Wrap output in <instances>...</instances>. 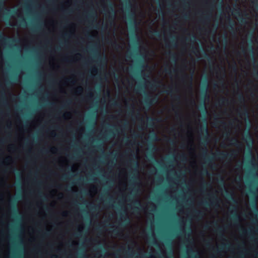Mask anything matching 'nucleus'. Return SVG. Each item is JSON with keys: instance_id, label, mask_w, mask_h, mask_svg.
<instances>
[{"instance_id": "f257e3e1", "label": "nucleus", "mask_w": 258, "mask_h": 258, "mask_svg": "<svg viewBox=\"0 0 258 258\" xmlns=\"http://www.w3.org/2000/svg\"><path fill=\"white\" fill-rule=\"evenodd\" d=\"M125 9L127 11V19L130 23L131 28L133 30L136 31L137 28V22L135 19L134 13H131L130 11L132 9V5L130 0H125Z\"/></svg>"}, {"instance_id": "f03ea898", "label": "nucleus", "mask_w": 258, "mask_h": 258, "mask_svg": "<svg viewBox=\"0 0 258 258\" xmlns=\"http://www.w3.org/2000/svg\"><path fill=\"white\" fill-rule=\"evenodd\" d=\"M203 89L202 90V94L203 96V98L204 100L202 103H201L199 106V109L200 110L203 111L204 113L207 112L206 107L205 106V100L206 97H209L208 95V83L207 77L205 78V80L203 84Z\"/></svg>"}, {"instance_id": "7ed1b4c3", "label": "nucleus", "mask_w": 258, "mask_h": 258, "mask_svg": "<svg viewBox=\"0 0 258 258\" xmlns=\"http://www.w3.org/2000/svg\"><path fill=\"white\" fill-rule=\"evenodd\" d=\"M203 122L204 123V124L200 127L199 131L203 135V137L202 138V143L204 145H206L208 142V138L209 134L208 128L207 126V122L205 115L204 116L203 118Z\"/></svg>"}, {"instance_id": "20e7f679", "label": "nucleus", "mask_w": 258, "mask_h": 258, "mask_svg": "<svg viewBox=\"0 0 258 258\" xmlns=\"http://www.w3.org/2000/svg\"><path fill=\"white\" fill-rule=\"evenodd\" d=\"M158 98L157 96L151 97L149 96H145L144 99V103L145 106L149 109L153 105L157 103Z\"/></svg>"}, {"instance_id": "39448f33", "label": "nucleus", "mask_w": 258, "mask_h": 258, "mask_svg": "<svg viewBox=\"0 0 258 258\" xmlns=\"http://www.w3.org/2000/svg\"><path fill=\"white\" fill-rule=\"evenodd\" d=\"M236 155L235 151H232L230 153H225L223 152H219L216 154L217 157L221 159H231Z\"/></svg>"}, {"instance_id": "423d86ee", "label": "nucleus", "mask_w": 258, "mask_h": 258, "mask_svg": "<svg viewBox=\"0 0 258 258\" xmlns=\"http://www.w3.org/2000/svg\"><path fill=\"white\" fill-rule=\"evenodd\" d=\"M107 3L109 13L108 19L109 20H110L112 22L114 19L115 11L114 9L113 5L110 1H107Z\"/></svg>"}, {"instance_id": "0eeeda50", "label": "nucleus", "mask_w": 258, "mask_h": 258, "mask_svg": "<svg viewBox=\"0 0 258 258\" xmlns=\"http://www.w3.org/2000/svg\"><path fill=\"white\" fill-rule=\"evenodd\" d=\"M17 201L16 198H13L10 201L11 211L13 213V215L15 217L17 216V213L18 212V209L16 205Z\"/></svg>"}, {"instance_id": "6e6552de", "label": "nucleus", "mask_w": 258, "mask_h": 258, "mask_svg": "<svg viewBox=\"0 0 258 258\" xmlns=\"http://www.w3.org/2000/svg\"><path fill=\"white\" fill-rule=\"evenodd\" d=\"M233 15L238 17L239 20L242 23H245L246 21L242 17V15L240 12V9L239 8L233 9Z\"/></svg>"}, {"instance_id": "1a4fd4ad", "label": "nucleus", "mask_w": 258, "mask_h": 258, "mask_svg": "<svg viewBox=\"0 0 258 258\" xmlns=\"http://www.w3.org/2000/svg\"><path fill=\"white\" fill-rule=\"evenodd\" d=\"M86 18L90 22L91 21H95L97 19V15L95 12L93 11H90L88 12L86 15Z\"/></svg>"}, {"instance_id": "9d476101", "label": "nucleus", "mask_w": 258, "mask_h": 258, "mask_svg": "<svg viewBox=\"0 0 258 258\" xmlns=\"http://www.w3.org/2000/svg\"><path fill=\"white\" fill-rule=\"evenodd\" d=\"M0 41L4 42V43H13L15 42H18V40L16 39H11L9 38H7L4 36L1 32H0Z\"/></svg>"}, {"instance_id": "9b49d317", "label": "nucleus", "mask_w": 258, "mask_h": 258, "mask_svg": "<svg viewBox=\"0 0 258 258\" xmlns=\"http://www.w3.org/2000/svg\"><path fill=\"white\" fill-rule=\"evenodd\" d=\"M243 139L247 142L250 145L253 144V139L249 131H248L246 134L245 135Z\"/></svg>"}, {"instance_id": "f8f14e48", "label": "nucleus", "mask_w": 258, "mask_h": 258, "mask_svg": "<svg viewBox=\"0 0 258 258\" xmlns=\"http://www.w3.org/2000/svg\"><path fill=\"white\" fill-rule=\"evenodd\" d=\"M135 206L133 207V209L135 212H138L143 208V206L139 200H136L133 202Z\"/></svg>"}, {"instance_id": "ddd939ff", "label": "nucleus", "mask_w": 258, "mask_h": 258, "mask_svg": "<svg viewBox=\"0 0 258 258\" xmlns=\"http://www.w3.org/2000/svg\"><path fill=\"white\" fill-rule=\"evenodd\" d=\"M237 112L239 115L240 116L243 115L248 118L249 117L248 112L247 110L246 107L245 106H244L243 110L242 111L241 110V109H239L237 110Z\"/></svg>"}, {"instance_id": "4468645a", "label": "nucleus", "mask_w": 258, "mask_h": 258, "mask_svg": "<svg viewBox=\"0 0 258 258\" xmlns=\"http://www.w3.org/2000/svg\"><path fill=\"white\" fill-rule=\"evenodd\" d=\"M203 155L205 157L206 161L208 163H210L213 160V158L212 157L207 156V149L206 147L204 149H203Z\"/></svg>"}, {"instance_id": "2eb2a0df", "label": "nucleus", "mask_w": 258, "mask_h": 258, "mask_svg": "<svg viewBox=\"0 0 258 258\" xmlns=\"http://www.w3.org/2000/svg\"><path fill=\"white\" fill-rule=\"evenodd\" d=\"M95 45H93L92 47H90L89 48V49L91 51L94 52V57L95 58H97L98 59H101L100 54L99 53L98 51H96V50L95 49Z\"/></svg>"}, {"instance_id": "dca6fc26", "label": "nucleus", "mask_w": 258, "mask_h": 258, "mask_svg": "<svg viewBox=\"0 0 258 258\" xmlns=\"http://www.w3.org/2000/svg\"><path fill=\"white\" fill-rule=\"evenodd\" d=\"M229 247H230L229 244H223L220 247H219V248H217L216 249H214V251L215 253L218 254V253H219L220 252L222 249H223L224 248L228 249L229 248Z\"/></svg>"}, {"instance_id": "f3484780", "label": "nucleus", "mask_w": 258, "mask_h": 258, "mask_svg": "<svg viewBox=\"0 0 258 258\" xmlns=\"http://www.w3.org/2000/svg\"><path fill=\"white\" fill-rule=\"evenodd\" d=\"M227 197L234 204L237 205L238 202L237 200L234 198L233 194L232 193L227 194Z\"/></svg>"}, {"instance_id": "a211bd4d", "label": "nucleus", "mask_w": 258, "mask_h": 258, "mask_svg": "<svg viewBox=\"0 0 258 258\" xmlns=\"http://www.w3.org/2000/svg\"><path fill=\"white\" fill-rule=\"evenodd\" d=\"M230 144L232 146H238L240 145V143L237 138H233L229 140Z\"/></svg>"}, {"instance_id": "6ab92c4d", "label": "nucleus", "mask_w": 258, "mask_h": 258, "mask_svg": "<svg viewBox=\"0 0 258 258\" xmlns=\"http://www.w3.org/2000/svg\"><path fill=\"white\" fill-rule=\"evenodd\" d=\"M216 232L219 237L223 238L224 236L223 234V229L222 227L217 226Z\"/></svg>"}, {"instance_id": "aec40b11", "label": "nucleus", "mask_w": 258, "mask_h": 258, "mask_svg": "<svg viewBox=\"0 0 258 258\" xmlns=\"http://www.w3.org/2000/svg\"><path fill=\"white\" fill-rule=\"evenodd\" d=\"M5 9L6 10L7 12H5V15L7 17H9L11 16L12 15L17 14V12L15 10H13V11H11L8 10V9Z\"/></svg>"}, {"instance_id": "412c9836", "label": "nucleus", "mask_w": 258, "mask_h": 258, "mask_svg": "<svg viewBox=\"0 0 258 258\" xmlns=\"http://www.w3.org/2000/svg\"><path fill=\"white\" fill-rule=\"evenodd\" d=\"M194 213L195 216L199 219H202L204 215V214L203 212L199 210L194 211Z\"/></svg>"}, {"instance_id": "4be33fe9", "label": "nucleus", "mask_w": 258, "mask_h": 258, "mask_svg": "<svg viewBox=\"0 0 258 258\" xmlns=\"http://www.w3.org/2000/svg\"><path fill=\"white\" fill-rule=\"evenodd\" d=\"M251 207L255 212H257L256 197H254L253 201L251 202Z\"/></svg>"}, {"instance_id": "5701e85b", "label": "nucleus", "mask_w": 258, "mask_h": 258, "mask_svg": "<svg viewBox=\"0 0 258 258\" xmlns=\"http://www.w3.org/2000/svg\"><path fill=\"white\" fill-rule=\"evenodd\" d=\"M228 20L229 21V24H228V27L231 30L233 31L234 32V23L232 20H231L230 17H228Z\"/></svg>"}, {"instance_id": "b1692460", "label": "nucleus", "mask_w": 258, "mask_h": 258, "mask_svg": "<svg viewBox=\"0 0 258 258\" xmlns=\"http://www.w3.org/2000/svg\"><path fill=\"white\" fill-rule=\"evenodd\" d=\"M161 83L159 81H155L153 82H149L150 87L151 88H157L159 86L158 84Z\"/></svg>"}, {"instance_id": "393cba45", "label": "nucleus", "mask_w": 258, "mask_h": 258, "mask_svg": "<svg viewBox=\"0 0 258 258\" xmlns=\"http://www.w3.org/2000/svg\"><path fill=\"white\" fill-rule=\"evenodd\" d=\"M155 120L154 118L153 117H148L147 118V123L148 125L152 127L154 125V121Z\"/></svg>"}, {"instance_id": "a878e982", "label": "nucleus", "mask_w": 258, "mask_h": 258, "mask_svg": "<svg viewBox=\"0 0 258 258\" xmlns=\"http://www.w3.org/2000/svg\"><path fill=\"white\" fill-rule=\"evenodd\" d=\"M238 99V101L241 103H243L245 102V98L241 92L239 93Z\"/></svg>"}, {"instance_id": "bb28decb", "label": "nucleus", "mask_w": 258, "mask_h": 258, "mask_svg": "<svg viewBox=\"0 0 258 258\" xmlns=\"http://www.w3.org/2000/svg\"><path fill=\"white\" fill-rule=\"evenodd\" d=\"M149 139L152 141H156L158 140V137L157 135L154 133L150 136Z\"/></svg>"}, {"instance_id": "cd10ccee", "label": "nucleus", "mask_w": 258, "mask_h": 258, "mask_svg": "<svg viewBox=\"0 0 258 258\" xmlns=\"http://www.w3.org/2000/svg\"><path fill=\"white\" fill-rule=\"evenodd\" d=\"M151 34L153 36H155L158 37H160L161 36V33L159 31L155 30L154 31H151Z\"/></svg>"}, {"instance_id": "c85d7f7f", "label": "nucleus", "mask_w": 258, "mask_h": 258, "mask_svg": "<svg viewBox=\"0 0 258 258\" xmlns=\"http://www.w3.org/2000/svg\"><path fill=\"white\" fill-rule=\"evenodd\" d=\"M20 24L23 27L26 26L27 25V22L25 19L22 18L19 20Z\"/></svg>"}, {"instance_id": "c756f323", "label": "nucleus", "mask_w": 258, "mask_h": 258, "mask_svg": "<svg viewBox=\"0 0 258 258\" xmlns=\"http://www.w3.org/2000/svg\"><path fill=\"white\" fill-rule=\"evenodd\" d=\"M169 54L170 55V57L172 61H176V55L174 53H172L171 52H169Z\"/></svg>"}, {"instance_id": "7c9ffc66", "label": "nucleus", "mask_w": 258, "mask_h": 258, "mask_svg": "<svg viewBox=\"0 0 258 258\" xmlns=\"http://www.w3.org/2000/svg\"><path fill=\"white\" fill-rule=\"evenodd\" d=\"M130 162L133 164V166L137 168L139 166L138 162L137 160H130Z\"/></svg>"}, {"instance_id": "2f4dec72", "label": "nucleus", "mask_w": 258, "mask_h": 258, "mask_svg": "<svg viewBox=\"0 0 258 258\" xmlns=\"http://www.w3.org/2000/svg\"><path fill=\"white\" fill-rule=\"evenodd\" d=\"M189 78L190 80V84H191V82L192 81V75H191L190 77L187 76L186 74H184V75L182 76V79H187Z\"/></svg>"}, {"instance_id": "473e14b6", "label": "nucleus", "mask_w": 258, "mask_h": 258, "mask_svg": "<svg viewBox=\"0 0 258 258\" xmlns=\"http://www.w3.org/2000/svg\"><path fill=\"white\" fill-rule=\"evenodd\" d=\"M188 251L192 254V258H199V256L196 254L195 253V252L192 248L189 249Z\"/></svg>"}, {"instance_id": "72a5a7b5", "label": "nucleus", "mask_w": 258, "mask_h": 258, "mask_svg": "<svg viewBox=\"0 0 258 258\" xmlns=\"http://www.w3.org/2000/svg\"><path fill=\"white\" fill-rule=\"evenodd\" d=\"M201 174L203 175H207L209 174L207 168H203L201 171Z\"/></svg>"}, {"instance_id": "f704fd0d", "label": "nucleus", "mask_w": 258, "mask_h": 258, "mask_svg": "<svg viewBox=\"0 0 258 258\" xmlns=\"http://www.w3.org/2000/svg\"><path fill=\"white\" fill-rule=\"evenodd\" d=\"M2 99L3 100L4 104H7V99L5 94L3 92H2Z\"/></svg>"}, {"instance_id": "c9c22d12", "label": "nucleus", "mask_w": 258, "mask_h": 258, "mask_svg": "<svg viewBox=\"0 0 258 258\" xmlns=\"http://www.w3.org/2000/svg\"><path fill=\"white\" fill-rule=\"evenodd\" d=\"M203 57L208 59V60L211 59V57H210L209 55L207 53H206L205 52H204V53L203 54Z\"/></svg>"}, {"instance_id": "e433bc0d", "label": "nucleus", "mask_w": 258, "mask_h": 258, "mask_svg": "<svg viewBox=\"0 0 258 258\" xmlns=\"http://www.w3.org/2000/svg\"><path fill=\"white\" fill-rule=\"evenodd\" d=\"M138 179V177L135 175H133L132 176V178H131V180L133 181V183L134 184H135L136 183V180Z\"/></svg>"}, {"instance_id": "4c0bfd02", "label": "nucleus", "mask_w": 258, "mask_h": 258, "mask_svg": "<svg viewBox=\"0 0 258 258\" xmlns=\"http://www.w3.org/2000/svg\"><path fill=\"white\" fill-rule=\"evenodd\" d=\"M212 200H213V202H212V205H214L215 204H216V202H217L218 201V198L215 196H212Z\"/></svg>"}, {"instance_id": "58836bf2", "label": "nucleus", "mask_w": 258, "mask_h": 258, "mask_svg": "<svg viewBox=\"0 0 258 258\" xmlns=\"http://www.w3.org/2000/svg\"><path fill=\"white\" fill-rule=\"evenodd\" d=\"M210 18H211L210 15H207L206 16H205L204 17L203 20L207 21V22H209L210 20Z\"/></svg>"}, {"instance_id": "ea45409f", "label": "nucleus", "mask_w": 258, "mask_h": 258, "mask_svg": "<svg viewBox=\"0 0 258 258\" xmlns=\"http://www.w3.org/2000/svg\"><path fill=\"white\" fill-rule=\"evenodd\" d=\"M5 0H0V11L4 8Z\"/></svg>"}, {"instance_id": "a19ab883", "label": "nucleus", "mask_w": 258, "mask_h": 258, "mask_svg": "<svg viewBox=\"0 0 258 258\" xmlns=\"http://www.w3.org/2000/svg\"><path fill=\"white\" fill-rule=\"evenodd\" d=\"M170 38H171V43L173 44L174 46H175V44H176V43H175V38L174 36H170Z\"/></svg>"}, {"instance_id": "79ce46f5", "label": "nucleus", "mask_w": 258, "mask_h": 258, "mask_svg": "<svg viewBox=\"0 0 258 258\" xmlns=\"http://www.w3.org/2000/svg\"><path fill=\"white\" fill-rule=\"evenodd\" d=\"M232 218L233 219L234 221H237L238 220H239V216L237 215V214L235 213H234V214L233 215V217H232Z\"/></svg>"}, {"instance_id": "37998d69", "label": "nucleus", "mask_w": 258, "mask_h": 258, "mask_svg": "<svg viewBox=\"0 0 258 258\" xmlns=\"http://www.w3.org/2000/svg\"><path fill=\"white\" fill-rule=\"evenodd\" d=\"M220 103L222 104H224L225 103H228V100L223 98L220 100Z\"/></svg>"}, {"instance_id": "c03bdc74", "label": "nucleus", "mask_w": 258, "mask_h": 258, "mask_svg": "<svg viewBox=\"0 0 258 258\" xmlns=\"http://www.w3.org/2000/svg\"><path fill=\"white\" fill-rule=\"evenodd\" d=\"M208 183H206V182H204L202 184V191H203L206 188V187L208 186Z\"/></svg>"}, {"instance_id": "a18cd8bd", "label": "nucleus", "mask_w": 258, "mask_h": 258, "mask_svg": "<svg viewBox=\"0 0 258 258\" xmlns=\"http://www.w3.org/2000/svg\"><path fill=\"white\" fill-rule=\"evenodd\" d=\"M135 90H136L137 92H139V91H144V90L143 89L142 87V86H138V87L135 89Z\"/></svg>"}, {"instance_id": "49530a36", "label": "nucleus", "mask_w": 258, "mask_h": 258, "mask_svg": "<svg viewBox=\"0 0 258 258\" xmlns=\"http://www.w3.org/2000/svg\"><path fill=\"white\" fill-rule=\"evenodd\" d=\"M165 92H166V93H167L168 94L172 93H173L172 88L169 87V89L165 90Z\"/></svg>"}, {"instance_id": "de8ad7c7", "label": "nucleus", "mask_w": 258, "mask_h": 258, "mask_svg": "<svg viewBox=\"0 0 258 258\" xmlns=\"http://www.w3.org/2000/svg\"><path fill=\"white\" fill-rule=\"evenodd\" d=\"M111 105L113 106H119L120 104L117 103L116 101H113L112 103H111Z\"/></svg>"}, {"instance_id": "09e8293b", "label": "nucleus", "mask_w": 258, "mask_h": 258, "mask_svg": "<svg viewBox=\"0 0 258 258\" xmlns=\"http://www.w3.org/2000/svg\"><path fill=\"white\" fill-rule=\"evenodd\" d=\"M232 71L234 73H236L237 71V68L236 64L235 62L234 63V64L233 65V66L232 67Z\"/></svg>"}, {"instance_id": "8fccbe9b", "label": "nucleus", "mask_w": 258, "mask_h": 258, "mask_svg": "<svg viewBox=\"0 0 258 258\" xmlns=\"http://www.w3.org/2000/svg\"><path fill=\"white\" fill-rule=\"evenodd\" d=\"M149 157H150V159H151L154 160L155 161H156V162L157 163H159L158 161H157L155 159V158H154V157L152 153H151V154H149Z\"/></svg>"}, {"instance_id": "3c124183", "label": "nucleus", "mask_w": 258, "mask_h": 258, "mask_svg": "<svg viewBox=\"0 0 258 258\" xmlns=\"http://www.w3.org/2000/svg\"><path fill=\"white\" fill-rule=\"evenodd\" d=\"M132 191L134 195L136 194L138 191V189L134 186L132 189Z\"/></svg>"}, {"instance_id": "603ef678", "label": "nucleus", "mask_w": 258, "mask_h": 258, "mask_svg": "<svg viewBox=\"0 0 258 258\" xmlns=\"http://www.w3.org/2000/svg\"><path fill=\"white\" fill-rule=\"evenodd\" d=\"M139 66L141 68H144L145 67V66L144 65L143 61L142 60L139 61Z\"/></svg>"}, {"instance_id": "864d4df0", "label": "nucleus", "mask_w": 258, "mask_h": 258, "mask_svg": "<svg viewBox=\"0 0 258 258\" xmlns=\"http://www.w3.org/2000/svg\"><path fill=\"white\" fill-rule=\"evenodd\" d=\"M221 123V125L222 126V127L224 128H226V122H224V121H221L220 122Z\"/></svg>"}, {"instance_id": "5fc2aeb1", "label": "nucleus", "mask_w": 258, "mask_h": 258, "mask_svg": "<svg viewBox=\"0 0 258 258\" xmlns=\"http://www.w3.org/2000/svg\"><path fill=\"white\" fill-rule=\"evenodd\" d=\"M113 45L115 47H117V48H119L120 47V46L116 42H114L113 43Z\"/></svg>"}, {"instance_id": "6e6d98bb", "label": "nucleus", "mask_w": 258, "mask_h": 258, "mask_svg": "<svg viewBox=\"0 0 258 258\" xmlns=\"http://www.w3.org/2000/svg\"><path fill=\"white\" fill-rule=\"evenodd\" d=\"M6 84L7 85H11L12 84V82L11 81L9 80H7L6 81Z\"/></svg>"}, {"instance_id": "4d7b16f0", "label": "nucleus", "mask_w": 258, "mask_h": 258, "mask_svg": "<svg viewBox=\"0 0 258 258\" xmlns=\"http://www.w3.org/2000/svg\"><path fill=\"white\" fill-rule=\"evenodd\" d=\"M71 101L70 100L67 101L65 103L64 106H67L68 105L71 104Z\"/></svg>"}, {"instance_id": "13d9d810", "label": "nucleus", "mask_w": 258, "mask_h": 258, "mask_svg": "<svg viewBox=\"0 0 258 258\" xmlns=\"http://www.w3.org/2000/svg\"><path fill=\"white\" fill-rule=\"evenodd\" d=\"M224 40L225 44H227V42H228V40H227V36L226 35H225L224 36Z\"/></svg>"}, {"instance_id": "bf43d9fd", "label": "nucleus", "mask_w": 258, "mask_h": 258, "mask_svg": "<svg viewBox=\"0 0 258 258\" xmlns=\"http://www.w3.org/2000/svg\"><path fill=\"white\" fill-rule=\"evenodd\" d=\"M217 0H213V2L211 3V7L213 9L214 8V4L215 3Z\"/></svg>"}, {"instance_id": "052dcab7", "label": "nucleus", "mask_w": 258, "mask_h": 258, "mask_svg": "<svg viewBox=\"0 0 258 258\" xmlns=\"http://www.w3.org/2000/svg\"><path fill=\"white\" fill-rule=\"evenodd\" d=\"M123 221L126 223H128L130 221L128 218H126V217L124 218Z\"/></svg>"}, {"instance_id": "680f3d73", "label": "nucleus", "mask_w": 258, "mask_h": 258, "mask_svg": "<svg viewBox=\"0 0 258 258\" xmlns=\"http://www.w3.org/2000/svg\"><path fill=\"white\" fill-rule=\"evenodd\" d=\"M165 72L167 73V74H170L171 73V71L169 69H165Z\"/></svg>"}, {"instance_id": "e2e57ef3", "label": "nucleus", "mask_w": 258, "mask_h": 258, "mask_svg": "<svg viewBox=\"0 0 258 258\" xmlns=\"http://www.w3.org/2000/svg\"><path fill=\"white\" fill-rule=\"evenodd\" d=\"M118 233V231L117 230V229H114L113 231V233L114 234V235H117Z\"/></svg>"}, {"instance_id": "0e129e2a", "label": "nucleus", "mask_w": 258, "mask_h": 258, "mask_svg": "<svg viewBox=\"0 0 258 258\" xmlns=\"http://www.w3.org/2000/svg\"><path fill=\"white\" fill-rule=\"evenodd\" d=\"M241 232H242V234H248V231H246V230H245L243 229L242 230Z\"/></svg>"}, {"instance_id": "69168bd1", "label": "nucleus", "mask_w": 258, "mask_h": 258, "mask_svg": "<svg viewBox=\"0 0 258 258\" xmlns=\"http://www.w3.org/2000/svg\"><path fill=\"white\" fill-rule=\"evenodd\" d=\"M202 204L203 205H206V206H210V204H209V203L206 202V201H204V202H202Z\"/></svg>"}, {"instance_id": "338daca9", "label": "nucleus", "mask_w": 258, "mask_h": 258, "mask_svg": "<svg viewBox=\"0 0 258 258\" xmlns=\"http://www.w3.org/2000/svg\"><path fill=\"white\" fill-rule=\"evenodd\" d=\"M249 193L251 195H255V192L251 189L249 190Z\"/></svg>"}, {"instance_id": "774afa93", "label": "nucleus", "mask_w": 258, "mask_h": 258, "mask_svg": "<svg viewBox=\"0 0 258 258\" xmlns=\"http://www.w3.org/2000/svg\"><path fill=\"white\" fill-rule=\"evenodd\" d=\"M182 160H184L186 159L185 156L184 155L180 156V157Z\"/></svg>"}]
</instances>
